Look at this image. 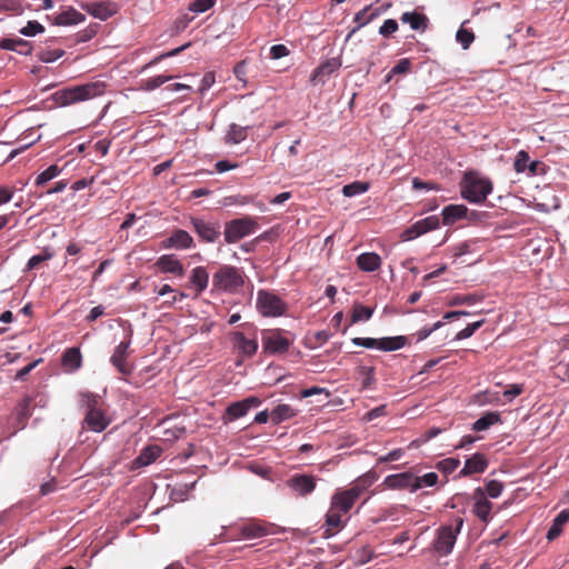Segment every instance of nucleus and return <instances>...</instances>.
<instances>
[{
  "label": "nucleus",
  "instance_id": "1",
  "mask_svg": "<svg viewBox=\"0 0 569 569\" xmlns=\"http://www.w3.org/2000/svg\"><path fill=\"white\" fill-rule=\"evenodd\" d=\"M376 479V473L367 472L358 477L350 488L338 490L331 498L332 509H338L343 513L349 512L357 499L373 485Z\"/></svg>",
  "mask_w": 569,
  "mask_h": 569
},
{
  "label": "nucleus",
  "instance_id": "2",
  "mask_svg": "<svg viewBox=\"0 0 569 569\" xmlns=\"http://www.w3.org/2000/svg\"><path fill=\"white\" fill-rule=\"evenodd\" d=\"M81 406L86 408L83 423L93 432H102L110 425L111 420L101 408V399L92 392L80 395Z\"/></svg>",
  "mask_w": 569,
  "mask_h": 569
},
{
  "label": "nucleus",
  "instance_id": "3",
  "mask_svg": "<svg viewBox=\"0 0 569 569\" xmlns=\"http://www.w3.org/2000/svg\"><path fill=\"white\" fill-rule=\"evenodd\" d=\"M104 90L106 83L103 81H94L66 88L58 91L56 97L61 106H69L101 96Z\"/></svg>",
  "mask_w": 569,
  "mask_h": 569
},
{
  "label": "nucleus",
  "instance_id": "4",
  "mask_svg": "<svg viewBox=\"0 0 569 569\" xmlns=\"http://www.w3.org/2000/svg\"><path fill=\"white\" fill-rule=\"evenodd\" d=\"M461 196L471 203L483 202L492 191V182L477 172H467L460 184Z\"/></svg>",
  "mask_w": 569,
  "mask_h": 569
},
{
  "label": "nucleus",
  "instance_id": "5",
  "mask_svg": "<svg viewBox=\"0 0 569 569\" xmlns=\"http://www.w3.org/2000/svg\"><path fill=\"white\" fill-rule=\"evenodd\" d=\"M243 277L244 274L239 268L222 264L212 276V289L234 293L243 286Z\"/></svg>",
  "mask_w": 569,
  "mask_h": 569
},
{
  "label": "nucleus",
  "instance_id": "6",
  "mask_svg": "<svg viewBox=\"0 0 569 569\" xmlns=\"http://www.w3.org/2000/svg\"><path fill=\"white\" fill-rule=\"evenodd\" d=\"M462 525L463 519L461 517H457L453 519L452 523L439 527L432 542V547L439 556L445 557L451 553Z\"/></svg>",
  "mask_w": 569,
  "mask_h": 569
},
{
  "label": "nucleus",
  "instance_id": "7",
  "mask_svg": "<svg viewBox=\"0 0 569 569\" xmlns=\"http://www.w3.org/2000/svg\"><path fill=\"white\" fill-rule=\"evenodd\" d=\"M259 228L256 218L246 216L242 218L233 219L226 223L224 240L227 243H236L242 238L254 233Z\"/></svg>",
  "mask_w": 569,
  "mask_h": 569
},
{
  "label": "nucleus",
  "instance_id": "8",
  "mask_svg": "<svg viewBox=\"0 0 569 569\" xmlns=\"http://www.w3.org/2000/svg\"><path fill=\"white\" fill-rule=\"evenodd\" d=\"M257 310L263 317H280L286 312L287 306L276 293L259 290L257 292Z\"/></svg>",
  "mask_w": 569,
  "mask_h": 569
},
{
  "label": "nucleus",
  "instance_id": "9",
  "mask_svg": "<svg viewBox=\"0 0 569 569\" xmlns=\"http://www.w3.org/2000/svg\"><path fill=\"white\" fill-rule=\"evenodd\" d=\"M234 538L256 539L271 533V525L259 519H248L231 527Z\"/></svg>",
  "mask_w": 569,
  "mask_h": 569
},
{
  "label": "nucleus",
  "instance_id": "10",
  "mask_svg": "<svg viewBox=\"0 0 569 569\" xmlns=\"http://www.w3.org/2000/svg\"><path fill=\"white\" fill-rule=\"evenodd\" d=\"M130 355V340L121 341L110 358L111 365L122 376H130L133 371V365L128 361Z\"/></svg>",
  "mask_w": 569,
  "mask_h": 569
},
{
  "label": "nucleus",
  "instance_id": "11",
  "mask_svg": "<svg viewBox=\"0 0 569 569\" xmlns=\"http://www.w3.org/2000/svg\"><path fill=\"white\" fill-rule=\"evenodd\" d=\"M290 346L291 341L283 337L279 330H271L262 336V347L267 353H283L288 351Z\"/></svg>",
  "mask_w": 569,
  "mask_h": 569
},
{
  "label": "nucleus",
  "instance_id": "12",
  "mask_svg": "<svg viewBox=\"0 0 569 569\" xmlns=\"http://www.w3.org/2000/svg\"><path fill=\"white\" fill-rule=\"evenodd\" d=\"M383 486H386L389 489H408L411 492L419 490L417 476H415L411 472L389 475L385 478Z\"/></svg>",
  "mask_w": 569,
  "mask_h": 569
},
{
  "label": "nucleus",
  "instance_id": "13",
  "mask_svg": "<svg viewBox=\"0 0 569 569\" xmlns=\"http://www.w3.org/2000/svg\"><path fill=\"white\" fill-rule=\"evenodd\" d=\"M287 486L298 496L306 497L315 491L317 478L312 475L296 473L287 480Z\"/></svg>",
  "mask_w": 569,
  "mask_h": 569
},
{
  "label": "nucleus",
  "instance_id": "14",
  "mask_svg": "<svg viewBox=\"0 0 569 569\" xmlns=\"http://www.w3.org/2000/svg\"><path fill=\"white\" fill-rule=\"evenodd\" d=\"M193 231L204 242H214L220 237L219 223L206 221L201 218H191Z\"/></svg>",
  "mask_w": 569,
  "mask_h": 569
},
{
  "label": "nucleus",
  "instance_id": "15",
  "mask_svg": "<svg viewBox=\"0 0 569 569\" xmlns=\"http://www.w3.org/2000/svg\"><path fill=\"white\" fill-rule=\"evenodd\" d=\"M439 227V218L430 216L415 222L411 227L406 229L402 233V240H412L428 231H432Z\"/></svg>",
  "mask_w": 569,
  "mask_h": 569
},
{
  "label": "nucleus",
  "instance_id": "16",
  "mask_svg": "<svg viewBox=\"0 0 569 569\" xmlns=\"http://www.w3.org/2000/svg\"><path fill=\"white\" fill-rule=\"evenodd\" d=\"M389 8H391V3H385L378 8H372V6L365 7L362 10L358 11L355 14V22L357 23V27L353 28L348 37H351L356 31H358L360 28L366 26L367 23L371 22L382 13H385Z\"/></svg>",
  "mask_w": 569,
  "mask_h": 569
},
{
  "label": "nucleus",
  "instance_id": "17",
  "mask_svg": "<svg viewBox=\"0 0 569 569\" xmlns=\"http://www.w3.org/2000/svg\"><path fill=\"white\" fill-rule=\"evenodd\" d=\"M154 266L162 273H171L179 278L184 276V267L174 254H163L159 257Z\"/></svg>",
  "mask_w": 569,
  "mask_h": 569
},
{
  "label": "nucleus",
  "instance_id": "18",
  "mask_svg": "<svg viewBox=\"0 0 569 569\" xmlns=\"http://www.w3.org/2000/svg\"><path fill=\"white\" fill-rule=\"evenodd\" d=\"M81 8L89 14L102 21L109 19L117 12V8L109 1L82 3Z\"/></svg>",
  "mask_w": 569,
  "mask_h": 569
},
{
  "label": "nucleus",
  "instance_id": "19",
  "mask_svg": "<svg viewBox=\"0 0 569 569\" xmlns=\"http://www.w3.org/2000/svg\"><path fill=\"white\" fill-rule=\"evenodd\" d=\"M162 247L164 249H190L193 247V239L186 230L177 229L162 241Z\"/></svg>",
  "mask_w": 569,
  "mask_h": 569
},
{
  "label": "nucleus",
  "instance_id": "20",
  "mask_svg": "<svg viewBox=\"0 0 569 569\" xmlns=\"http://www.w3.org/2000/svg\"><path fill=\"white\" fill-rule=\"evenodd\" d=\"M475 505L473 513L483 522H489L491 519L492 503L487 499L485 491L481 488L475 490Z\"/></svg>",
  "mask_w": 569,
  "mask_h": 569
},
{
  "label": "nucleus",
  "instance_id": "21",
  "mask_svg": "<svg viewBox=\"0 0 569 569\" xmlns=\"http://www.w3.org/2000/svg\"><path fill=\"white\" fill-rule=\"evenodd\" d=\"M488 467V460L482 453H475L468 458L463 468L460 470V477H467L473 473H482Z\"/></svg>",
  "mask_w": 569,
  "mask_h": 569
},
{
  "label": "nucleus",
  "instance_id": "22",
  "mask_svg": "<svg viewBox=\"0 0 569 569\" xmlns=\"http://www.w3.org/2000/svg\"><path fill=\"white\" fill-rule=\"evenodd\" d=\"M86 20V16L73 7H67L61 12L57 13L53 18L56 26H73L79 24Z\"/></svg>",
  "mask_w": 569,
  "mask_h": 569
},
{
  "label": "nucleus",
  "instance_id": "23",
  "mask_svg": "<svg viewBox=\"0 0 569 569\" xmlns=\"http://www.w3.org/2000/svg\"><path fill=\"white\" fill-rule=\"evenodd\" d=\"M340 67V62L337 59H329L317 67L311 76V82L313 84L323 83L328 77H330Z\"/></svg>",
  "mask_w": 569,
  "mask_h": 569
},
{
  "label": "nucleus",
  "instance_id": "24",
  "mask_svg": "<svg viewBox=\"0 0 569 569\" xmlns=\"http://www.w3.org/2000/svg\"><path fill=\"white\" fill-rule=\"evenodd\" d=\"M401 22L408 23L412 30L425 32L429 26V19L425 13L411 11L403 12L400 17Z\"/></svg>",
  "mask_w": 569,
  "mask_h": 569
},
{
  "label": "nucleus",
  "instance_id": "25",
  "mask_svg": "<svg viewBox=\"0 0 569 569\" xmlns=\"http://www.w3.org/2000/svg\"><path fill=\"white\" fill-rule=\"evenodd\" d=\"M233 340L234 347L243 357L250 358L257 352L258 342L256 340L247 339L242 332H234Z\"/></svg>",
  "mask_w": 569,
  "mask_h": 569
},
{
  "label": "nucleus",
  "instance_id": "26",
  "mask_svg": "<svg viewBox=\"0 0 569 569\" xmlns=\"http://www.w3.org/2000/svg\"><path fill=\"white\" fill-rule=\"evenodd\" d=\"M468 208L465 204H450L442 209V222L446 226L453 224L456 221L467 216Z\"/></svg>",
  "mask_w": 569,
  "mask_h": 569
},
{
  "label": "nucleus",
  "instance_id": "27",
  "mask_svg": "<svg viewBox=\"0 0 569 569\" xmlns=\"http://www.w3.org/2000/svg\"><path fill=\"white\" fill-rule=\"evenodd\" d=\"M357 266L362 271L372 272L381 267V258L376 252H365L358 256Z\"/></svg>",
  "mask_w": 569,
  "mask_h": 569
},
{
  "label": "nucleus",
  "instance_id": "28",
  "mask_svg": "<svg viewBox=\"0 0 569 569\" xmlns=\"http://www.w3.org/2000/svg\"><path fill=\"white\" fill-rule=\"evenodd\" d=\"M0 48L4 50L16 51L20 54L28 56L32 51L31 43L27 40L17 38V39H9L4 38L0 40Z\"/></svg>",
  "mask_w": 569,
  "mask_h": 569
},
{
  "label": "nucleus",
  "instance_id": "29",
  "mask_svg": "<svg viewBox=\"0 0 569 569\" xmlns=\"http://www.w3.org/2000/svg\"><path fill=\"white\" fill-rule=\"evenodd\" d=\"M190 282L196 288V296H199L208 287L209 273L204 267H196L190 276Z\"/></svg>",
  "mask_w": 569,
  "mask_h": 569
},
{
  "label": "nucleus",
  "instance_id": "30",
  "mask_svg": "<svg viewBox=\"0 0 569 569\" xmlns=\"http://www.w3.org/2000/svg\"><path fill=\"white\" fill-rule=\"evenodd\" d=\"M160 455V449L158 446H148L146 447L140 455L133 460V466L137 468H141L148 466L157 460Z\"/></svg>",
  "mask_w": 569,
  "mask_h": 569
},
{
  "label": "nucleus",
  "instance_id": "31",
  "mask_svg": "<svg viewBox=\"0 0 569 569\" xmlns=\"http://www.w3.org/2000/svg\"><path fill=\"white\" fill-rule=\"evenodd\" d=\"M249 127H241L236 123H231L229 130L224 136V142L227 144H237L246 140L248 137Z\"/></svg>",
  "mask_w": 569,
  "mask_h": 569
},
{
  "label": "nucleus",
  "instance_id": "32",
  "mask_svg": "<svg viewBox=\"0 0 569 569\" xmlns=\"http://www.w3.org/2000/svg\"><path fill=\"white\" fill-rule=\"evenodd\" d=\"M297 411L287 403L278 405L271 412L270 419L274 425H279L284 420L295 417Z\"/></svg>",
  "mask_w": 569,
  "mask_h": 569
},
{
  "label": "nucleus",
  "instance_id": "33",
  "mask_svg": "<svg viewBox=\"0 0 569 569\" xmlns=\"http://www.w3.org/2000/svg\"><path fill=\"white\" fill-rule=\"evenodd\" d=\"M569 521V510L560 511L553 519L551 527L547 532V539L553 540L560 536L563 525Z\"/></svg>",
  "mask_w": 569,
  "mask_h": 569
},
{
  "label": "nucleus",
  "instance_id": "34",
  "mask_svg": "<svg viewBox=\"0 0 569 569\" xmlns=\"http://www.w3.org/2000/svg\"><path fill=\"white\" fill-rule=\"evenodd\" d=\"M407 343V338L403 336L386 337L378 339V348L383 351H395L401 349Z\"/></svg>",
  "mask_w": 569,
  "mask_h": 569
},
{
  "label": "nucleus",
  "instance_id": "35",
  "mask_svg": "<svg viewBox=\"0 0 569 569\" xmlns=\"http://www.w3.org/2000/svg\"><path fill=\"white\" fill-rule=\"evenodd\" d=\"M501 422L499 412H487L482 417H480L477 421H475L472 429L475 431H485L489 429L491 426Z\"/></svg>",
  "mask_w": 569,
  "mask_h": 569
},
{
  "label": "nucleus",
  "instance_id": "36",
  "mask_svg": "<svg viewBox=\"0 0 569 569\" xmlns=\"http://www.w3.org/2000/svg\"><path fill=\"white\" fill-rule=\"evenodd\" d=\"M31 397H24L17 408V420L19 422V428L23 429L26 427V421L31 417Z\"/></svg>",
  "mask_w": 569,
  "mask_h": 569
},
{
  "label": "nucleus",
  "instance_id": "37",
  "mask_svg": "<svg viewBox=\"0 0 569 569\" xmlns=\"http://www.w3.org/2000/svg\"><path fill=\"white\" fill-rule=\"evenodd\" d=\"M248 411L249 410L246 408L244 403H242L241 401H237L227 407L223 415V419L226 422L234 421L239 418L244 417Z\"/></svg>",
  "mask_w": 569,
  "mask_h": 569
},
{
  "label": "nucleus",
  "instance_id": "38",
  "mask_svg": "<svg viewBox=\"0 0 569 569\" xmlns=\"http://www.w3.org/2000/svg\"><path fill=\"white\" fill-rule=\"evenodd\" d=\"M63 366L69 367L71 370L79 369L81 366V353L77 348H69L62 356Z\"/></svg>",
  "mask_w": 569,
  "mask_h": 569
},
{
  "label": "nucleus",
  "instance_id": "39",
  "mask_svg": "<svg viewBox=\"0 0 569 569\" xmlns=\"http://www.w3.org/2000/svg\"><path fill=\"white\" fill-rule=\"evenodd\" d=\"M370 183L363 181H355L352 183L346 184L342 188V193L345 197H355L361 193H365L369 190Z\"/></svg>",
  "mask_w": 569,
  "mask_h": 569
},
{
  "label": "nucleus",
  "instance_id": "40",
  "mask_svg": "<svg viewBox=\"0 0 569 569\" xmlns=\"http://www.w3.org/2000/svg\"><path fill=\"white\" fill-rule=\"evenodd\" d=\"M482 296H479L477 293H469V295H456L452 297V299L449 301V306H472L475 303L482 301Z\"/></svg>",
  "mask_w": 569,
  "mask_h": 569
},
{
  "label": "nucleus",
  "instance_id": "41",
  "mask_svg": "<svg viewBox=\"0 0 569 569\" xmlns=\"http://www.w3.org/2000/svg\"><path fill=\"white\" fill-rule=\"evenodd\" d=\"M373 309L357 303L353 306L352 315H351V323H357L359 321L369 320L372 317Z\"/></svg>",
  "mask_w": 569,
  "mask_h": 569
},
{
  "label": "nucleus",
  "instance_id": "42",
  "mask_svg": "<svg viewBox=\"0 0 569 569\" xmlns=\"http://www.w3.org/2000/svg\"><path fill=\"white\" fill-rule=\"evenodd\" d=\"M53 257V252L49 248H44L41 253L32 256L27 263V270H33L38 268L42 262L50 260Z\"/></svg>",
  "mask_w": 569,
  "mask_h": 569
},
{
  "label": "nucleus",
  "instance_id": "43",
  "mask_svg": "<svg viewBox=\"0 0 569 569\" xmlns=\"http://www.w3.org/2000/svg\"><path fill=\"white\" fill-rule=\"evenodd\" d=\"M61 172V168H59L57 164H51L46 170H43L41 173L38 174L36 179L37 186H42L47 183L48 181L56 178Z\"/></svg>",
  "mask_w": 569,
  "mask_h": 569
},
{
  "label": "nucleus",
  "instance_id": "44",
  "mask_svg": "<svg viewBox=\"0 0 569 569\" xmlns=\"http://www.w3.org/2000/svg\"><path fill=\"white\" fill-rule=\"evenodd\" d=\"M99 23H91L86 29L76 33V43L90 41L99 31Z\"/></svg>",
  "mask_w": 569,
  "mask_h": 569
},
{
  "label": "nucleus",
  "instance_id": "45",
  "mask_svg": "<svg viewBox=\"0 0 569 569\" xmlns=\"http://www.w3.org/2000/svg\"><path fill=\"white\" fill-rule=\"evenodd\" d=\"M410 68L411 61L408 58L400 59L386 76V82H389L395 74H403L409 72Z\"/></svg>",
  "mask_w": 569,
  "mask_h": 569
},
{
  "label": "nucleus",
  "instance_id": "46",
  "mask_svg": "<svg viewBox=\"0 0 569 569\" xmlns=\"http://www.w3.org/2000/svg\"><path fill=\"white\" fill-rule=\"evenodd\" d=\"M530 162V157L527 151L520 150L515 158L513 168L516 172L522 173L527 171V167Z\"/></svg>",
  "mask_w": 569,
  "mask_h": 569
},
{
  "label": "nucleus",
  "instance_id": "47",
  "mask_svg": "<svg viewBox=\"0 0 569 569\" xmlns=\"http://www.w3.org/2000/svg\"><path fill=\"white\" fill-rule=\"evenodd\" d=\"M326 523L330 529L340 528L341 523H342L341 511H339L338 509H332V506H331L329 511L326 515Z\"/></svg>",
  "mask_w": 569,
  "mask_h": 569
},
{
  "label": "nucleus",
  "instance_id": "48",
  "mask_svg": "<svg viewBox=\"0 0 569 569\" xmlns=\"http://www.w3.org/2000/svg\"><path fill=\"white\" fill-rule=\"evenodd\" d=\"M63 54H64V50H62V49H54V50L42 49L38 53V59L42 62L48 63V62L56 61L57 59L61 58Z\"/></svg>",
  "mask_w": 569,
  "mask_h": 569
},
{
  "label": "nucleus",
  "instance_id": "49",
  "mask_svg": "<svg viewBox=\"0 0 569 569\" xmlns=\"http://www.w3.org/2000/svg\"><path fill=\"white\" fill-rule=\"evenodd\" d=\"M457 41L462 46L463 49H468L475 40V34L471 30L460 28L456 34Z\"/></svg>",
  "mask_w": 569,
  "mask_h": 569
},
{
  "label": "nucleus",
  "instance_id": "50",
  "mask_svg": "<svg viewBox=\"0 0 569 569\" xmlns=\"http://www.w3.org/2000/svg\"><path fill=\"white\" fill-rule=\"evenodd\" d=\"M460 465L459 459L447 458L437 463V469L446 475L452 473Z\"/></svg>",
  "mask_w": 569,
  "mask_h": 569
},
{
  "label": "nucleus",
  "instance_id": "51",
  "mask_svg": "<svg viewBox=\"0 0 569 569\" xmlns=\"http://www.w3.org/2000/svg\"><path fill=\"white\" fill-rule=\"evenodd\" d=\"M483 322H485V320L481 319L479 321L469 323L466 328H463L456 335L455 339L463 340V339L470 338L476 332V330H478L483 325Z\"/></svg>",
  "mask_w": 569,
  "mask_h": 569
},
{
  "label": "nucleus",
  "instance_id": "52",
  "mask_svg": "<svg viewBox=\"0 0 569 569\" xmlns=\"http://www.w3.org/2000/svg\"><path fill=\"white\" fill-rule=\"evenodd\" d=\"M44 31V27L38 21H28L27 24L20 29V33L26 37H33Z\"/></svg>",
  "mask_w": 569,
  "mask_h": 569
},
{
  "label": "nucleus",
  "instance_id": "53",
  "mask_svg": "<svg viewBox=\"0 0 569 569\" xmlns=\"http://www.w3.org/2000/svg\"><path fill=\"white\" fill-rule=\"evenodd\" d=\"M171 79H173V76H162L161 74V76H156V77L149 78L144 81V89L154 90Z\"/></svg>",
  "mask_w": 569,
  "mask_h": 569
},
{
  "label": "nucleus",
  "instance_id": "54",
  "mask_svg": "<svg viewBox=\"0 0 569 569\" xmlns=\"http://www.w3.org/2000/svg\"><path fill=\"white\" fill-rule=\"evenodd\" d=\"M553 376L562 382H569V362H559L553 368Z\"/></svg>",
  "mask_w": 569,
  "mask_h": 569
},
{
  "label": "nucleus",
  "instance_id": "55",
  "mask_svg": "<svg viewBox=\"0 0 569 569\" xmlns=\"http://www.w3.org/2000/svg\"><path fill=\"white\" fill-rule=\"evenodd\" d=\"M217 0H194L189 4V10L201 13L213 7Z\"/></svg>",
  "mask_w": 569,
  "mask_h": 569
},
{
  "label": "nucleus",
  "instance_id": "56",
  "mask_svg": "<svg viewBox=\"0 0 569 569\" xmlns=\"http://www.w3.org/2000/svg\"><path fill=\"white\" fill-rule=\"evenodd\" d=\"M503 489L502 482L498 480H490L486 485L485 495H488L490 498H498Z\"/></svg>",
  "mask_w": 569,
  "mask_h": 569
},
{
  "label": "nucleus",
  "instance_id": "57",
  "mask_svg": "<svg viewBox=\"0 0 569 569\" xmlns=\"http://www.w3.org/2000/svg\"><path fill=\"white\" fill-rule=\"evenodd\" d=\"M398 30V22L395 19H387L379 28V33L388 38Z\"/></svg>",
  "mask_w": 569,
  "mask_h": 569
},
{
  "label": "nucleus",
  "instance_id": "58",
  "mask_svg": "<svg viewBox=\"0 0 569 569\" xmlns=\"http://www.w3.org/2000/svg\"><path fill=\"white\" fill-rule=\"evenodd\" d=\"M419 489L423 487H433L438 482V475L436 472H428L421 477L417 476Z\"/></svg>",
  "mask_w": 569,
  "mask_h": 569
},
{
  "label": "nucleus",
  "instance_id": "59",
  "mask_svg": "<svg viewBox=\"0 0 569 569\" xmlns=\"http://www.w3.org/2000/svg\"><path fill=\"white\" fill-rule=\"evenodd\" d=\"M190 46V43H187L184 46H181L179 48H176L171 51H168L166 53H161L160 56L156 57L153 60H151L144 68H148L150 66H154L157 63H159L161 60L166 59V58H169V57H174L177 54H179L181 51H183L186 48H188Z\"/></svg>",
  "mask_w": 569,
  "mask_h": 569
},
{
  "label": "nucleus",
  "instance_id": "60",
  "mask_svg": "<svg viewBox=\"0 0 569 569\" xmlns=\"http://www.w3.org/2000/svg\"><path fill=\"white\" fill-rule=\"evenodd\" d=\"M360 375L363 376V388L369 387L375 381V368L373 367H361Z\"/></svg>",
  "mask_w": 569,
  "mask_h": 569
},
{
  "label": "nucleus",
  "instance_id": "61",
  "mask_svg": "<svg viewBox=\"0 0 569 569\" xmlns=\"http://www.w3.org/2000/svg\"><path fill=\"white\" fill-rule=\"evenodd\" d=\"M289 54V49L284 44H274L270 48V57L274 60Z\"/></svg>",
  "mask_w": 569,
  "mask_h": 569
},
{
  "label": "nucleus",
  "instance_id": "62",
  "mask_svg": "<svg viewBox=\"0 0 569 569\" xmlns=\"http://www.w3.org/2000/svg\"><path fill=\"white\" fill-rule=\"evenodd\" d=\"M351 341L356 346H360V347H365V348H378V339H376V338L356 337Z\"/></svg>",
  "mask_w": 569,
  "mask_h": 569
},
{
  "label": "nucleus",
  "instance_id": "63",
  "mask_svg": "<svg viewBox=\"0 0 569 569\" xmlns=\"http://www.w3.org/2000/svg\"><path fill=\"white\" fill-rule=\"evenodd\" d=\"M40 362H42V359H37L33 362L27 365L26 367L21 368L16 373L17 380H24V378L33 370Z\"/></svg>",
  "mask_w": 569,
  "mask_h": 569
},
{
  "label": "nucleus",
  "instance_id": "64",
  "mask_svg": "<svg viewBox=\"0 0 569 569\" xmlns=\"http://www.w3.org/2000/svg\"><path fill=\"white\" fill-rule=\"evenodd\" d=\"M527 171L531 177L545 173V163L538 160L530 161Z\"/></svg>",
  "mask_w": 569,
  "mask_h": 569
}]
</instances>
